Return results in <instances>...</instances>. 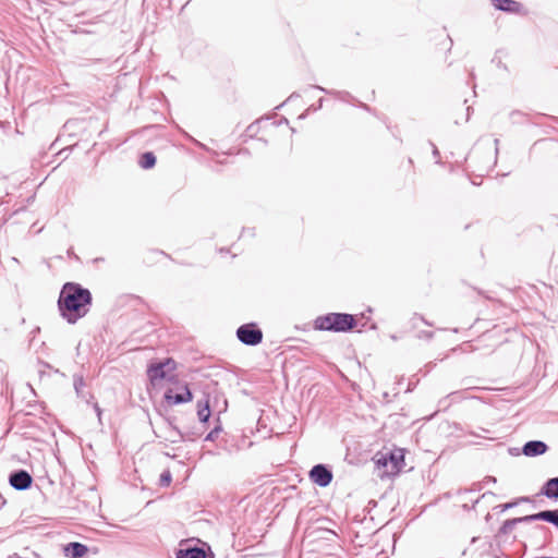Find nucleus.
Listing matches in <instances>:
<instances>
[{
    "label": "nucleus",
    "mask_w": 558,
    "mask_h": 558,
    "mask_svg": "<svg viewBox=\"0 0 558 558\" xmlns=\"http://www.w3.org/2000/svg\"><path fill=\"white\" fill-rule=\"evenodd\" d=\"M64 551L68 557L83 558L87 554L88 548L82 543L72 542L65 546Z\"/></svg>",
    "instance_id": "11"
},
{
    "label": "nucleus",
    "mask_w": 558,
    "mask_h": 558,
    "mask_svg": "<svg viewBox=\"0 0 558 558\" xmlns=\"http://www.w3.org/2000/svg\"><path fill=\"white\" fill-rule=\"evenodd\" d=\"M472 490H469V489H464V494H468V493H471Z\"/></svg>",
    "instance_id": "36"
},
{
    "label": "nucleus",
    "mask_w": 558,
    "mask_h": 558,
    "mask_svg": "<svg viewBox=\"0 0 558 558\" xmlns=\"http://www.w3.org/2000/svg\"><path fill=\"white\" fill-rule=\"evenodd\" d=\"M487 481H488L489 483H493V482L495 483V482H496V478H495V477H493V476H489V477H487Z\"/></svg>",
    "instance_id": "32"
},
{
    "label": "nucleus",
    "mask_w": 558,
    "mask_h": 558,
    "mask_svg": "<svg viewBox=\"0 0 558 558\" xmlns=\"http://www.w3.org/2000/svg\"><path fill=\"white\" fill-rule=\"evenodd\" d=\"M415 318H420L424 324H426V325H429V326H430V324H429L428 322H426V320L424 319V317L415 315V316L413 317V319H415Z\"/></svg>",
    "instance_id": "29"
},
{
    "label": "nucleus",
    "mask_w": 558,
    "mask_h": 558,
    "mask_svg": "<svg viewBox=\"0 0 558 558\" xmlns=\"http://www.w3.org/2000/svg\"><path fill=\"white\" fill-rule=\"evenodd\" d=\"M498 64H499V68H502V69L507 70V66L505 64H502L500 61H499Z\"/></svg>",
    "instance_id": "34"
},
{
    "label": "nucleus",
    "mask_w": 558,
    "mask_h": 558,
    "mask_svg": "<svg viewBox=\"0 0 558 558\" xmlns=\"http://www.w3.org/2000/svg\"><path fill=\"white\" fill-rule=\"evenodd\" d=\"M92 301L88 289L76 282H66L60 291L58 308L62 318L69 324H75L88 313Z\"/></svg>",
    "instance_id": "1"
},
{
    "label": "nucleus",
    "mask_w": 558,
    "mask_h": 558,
    "mask_svg": "<svg viewBox=\"0 0 558 558\" xmlns=\"http://www.w3.org/2000/svg\"><path fill=\"white\" fill-rule=\"evenodd\" d=\"M524 522L545 521L554 525L558 524V510H544L523 517Z\"/></svg>",
    "instance_id": "8"
},
{
    "label": "nucleus",
    "mask_w": 558,
    "mask_h": 558,
    "mask_svg": "<svg viewBox=\"0 0 558 558\" xmlns=\"http://www.w3.org/2000/svg\"><path fill=\"white\" fill-rule=\"evenodd\" d=\"M376 464L378 468H385L386 471L390 469L388 454H380L376 460Z\"/></svg>",
    "instance_id": "22"
},
{
    "label": "nucleus",
    "mask_w": 558,
    "mask_h": 558,
    "mask_svg": "<svg viewBox=\"0 0 558 558\" xmlns=\"http://www.w3.org/2000/svg\"><path fill=\"white\" fill-rule=\"evenodd\" d=\"M310 478L320 487L328 486L332 481V472L325 464H316L310 471Z\"/></svg>",
    "instance_id": "5"
},
{
    "label": "nucleus",
    "mask_w": 558,
    "mask_h": 558,
    "mask_svg": "<svg viewBox=\"0 0 558 558\" xmlns=\"http://www.w3.org/2000/svg\"><path fill=\"white\" fill-rule=\"evenodd\" d=\"M197 407H198L197 415H198L199 422H202V423L208 422V420L210 417V409H209L208 401L206 400L204 405H202L201 401H198Z\"/></svg>",
    "instance_id": "18"
},
{
    "label": "nucleus",
    "mask_w": 558,
    "mask_h": 558,
    "mask_svg": "<svg viewBox=\"0 0 558 558\" xmlns=\"http://www.w3.org/2000/svg\"><path fill=\"white\" fill-rule=\"evenodd\" d=\"M524 114L520 111H512L510 113V118L515 122V121H519V119L523 118Z\"/></svg>",
    "instance_id": "26"
},
{
    "label": "nucleus",
    "mask_w": 558,
    "mask_h": 558,
    "mask_svg": "<svg viewBox=\"0 0 558 558\" xmlns=\"http://www.w3.org/2000/svg\"><path fill=\"white\" fill-rule=\"evenodd\" d=\"M73 386L76 392V396L83 400H85L87 403L89 402V399L93 398V396L89 392L84 391V387L86 386L84 377L78 374H74L73 376Z\"/></svg>",
    "instance_id": "13"
},
{
    "label": "nucleus",
    "mask_w": 558,
    "mask_h": 558,
    "mask_svg": "<svg viewBox=\"0 0 558 558\" xmlns=\"http://www.w3.org/2000/svg\"><path fill=\"white\" fill-rule=\"evenodd\" d=\"M521 522H524L523 517L506 520L500 527V533H510L514 529V526Z\"/></svg>",
    "instance_id": "19"
},
{
    "label": "nucleus",
    "mask_w": 558,
    "mask_h": 558,
    "mask_svg": "<svg viewBox=\"0 0 558 558\" xmlns=\"http://www.w3.org/2000/svg\"><path fill=\"white\" fill-rule=\"evenodd\" d=\"M175 558H206V551L198 546H187L180 548L175 553Z\"/></svg>",
    "instance_id": "10"
},
{
    "label": "nucleus",
    "mask_w": 558,
    "mask_h": 558,
    "mask_svg": "<svg viewBox=\"0 0 558 558\" xmlns=\"http://www.w3.org/2000/svg\"><path fill=\"white\" fill-rule=\"evenodd\" d=\"M468 434L471 436H474V437H481V438H485V439H496L497 438L492 435V432L489 429L484 428V427H480L478 432L470 430V432H468Z\"/></svg>",
    "instance_id": "20"
},
{
    "label": "nucleus",
    "mask_w": 558,
    "mask_h": 558,
    "mask_svg": "<svg viewBox=\"0 0 558 558\" xmlns=\"http://www.w3.org/2000/svg\"><path fill=\"white\" fill-rule=\"evenodd\" d=\"M433 155H434L435 157H439V150L437 149V147H436V146H434Z\"/></svg>",
    "instance_id": "30"
},
{
    "label": "nucleus",
    "mask_w": 558,
    "mask_h": 558,
    "mask_svg": "<svg viewBox=\"0 0 558 558\" xmlns=\"http://www.w3.org/2000/svg\"><path fill=\"white\" fill-rule=\"evenodd\" d=\"M263 337L262 329L255 323L243 324L236 329L238 340L245 345H258L262 343Z\"/></svg>",
    "instance_id": "3"
},
{
    "label": "nucleus",
    "mask_w": 558,
    "mask_h": 558,
    "mask_svg": "<svg viewBox=\"0 0 558 558\" xmlns=\"http://www.w3.org/2000/svg\"><path fill=\"white\" fill-rule=\"evenodd\" d=\"M184 434L186 435V440H194L196 437L199 436V433L197 432H190Z\"/></svg>",
    "instance_id": "27"
},
{
    "label": "nucleus",
    "mask_w": 558,
    "mask_h": 558,
    "mask_svg": "<svg viewBox=\"0 0 558 558\" xmlns=\"http://www.w3.org/2000/svg\"><path fill=\"white\" fill-rule=\"evenodd\" d=\"M220 432L221 428L219 426L215 427L206 435L205 441H214L218 437Z\"/></svg>",
    "instance_id": "23"
},
{
    "label": "nucleus",
    "mask_w": 558,
    "mask_h": 558,
    "mask_svg": "<svg viewBox=\"0 0 558 558\" xmlns=\"http://www.w3.org/2000/svg\"><path fill=\"white\" fill-rule=\"evenodd\" d=\"M5 504V499L0 495V506H3Z\"/></svg>",
    "instance_id": "33"
},
{
    "label": "nucleus",
    "mask_w": 558,
    "mask_h": 558,
    "mask_svg": "<svg viewBox=\"0 0 558 558\" xmlns=\"http://www.w3.org/2000/svg\"><path fill=\"white\" fill-rule=\"evenodd\" d=\"M171 481H172L171 472L169 470L163 471L159 478L160 486L167 487L171 484Z\"/></svg>",
    "instance_id": "21"
},
{
    "label": "nucleus",
    "mask_w": 558,
    "mask_h": 558,
    "mask_svg": "<svg viewBox=\"0 0 558 558\" xmlns=\"http://www.w3.org/2000/svg\"><path fill=\"white\" fill-rule=\"evenodd\" d=\"M541 494L549 499H558V476L548 478L542 486Z\"/></svg>",
    "instance_id": "12"
},
{
    "label": "nucleus",
    "mask_w": 558,
    "mask_h": 558,
    "mask_svg": "<svg viewBox=\"0 0 558 558\" xmlns=\"http://www.w3.org/2000/svg\"><path fill=\"white\" fill-rule=\"evenodd\" d=\"M548 446L542 440H530L522 447V453L526 457H537L544 454Z\"/></svg>",
    "instance_id": "9"
},
{
    "label": "nucleus",
    "mask_w": 558,
    "mask_h": 558,
    "mask_svg": "<svg viewBox=\"0 0 558 558\" xmlns=\"http://www.w3.org/2000/svg\"><path fill=\"white\" fill-rule=\"evenodd\" d=\"M354 315L347 313H328L314 320V329L332 332H348L356 327Z\"/></svg>",
    "instance_id": "2"
},
{
    "label": "nucleus",
    "mask_w": 558,
    "mask_h": 558,
    "mask_svg": "<svg viewBox=\"0 0 558 558\" xmlns=\"http://www.w3.org/2000/svg\"><path fill=\"white\" fill-rule=\"evenodd\" d=\"M497 10L505 12H518L521 3L514 0H492Z\"/></svg>",
    "instance_id": "14"
},
{
    "label": "nucleus",
    "mask_w": 558,
    "mask_h": 558,
    "mask_svg": "<svg viewBox=\"0 0 558 558\" xmlns=\"http://www.w3.org/2000/svg\"><path fill=\"white\" fill-rule=\"evenodd\" d=\"M138 165L143 169H151L156 165V156L153 151H146L141 155Z\"/></svg>",
    "instance_id": "16"
},
{
    "label": "nucleus",
    "mask_w": 558,
    "mask_h": 558,
    "mask_svg": "<svg viewBox=\"0 0 558 558\" xmlns=\"http://www.w3.org/2000/svg\"><path fill=\"white\" fill-rule=\"evenodd\" d=\"M169 430H170V436L168 439L172 444H177V442L186 440V435L182 430H180L177 426H174L171 422H169Z\"/></svg>",
    "instance_id": "17"
},
{
    "label": "nucleus",
    "mask_w": 558,
    "mask_h": 558,
    "mask_svg": "<svg viewBox=\"0 0 558 558\" xmlns=\"http://www.w3.org/2000/svg\"><path fill=\"white\" fill-rule=\"evenodd\" d=\"M527 500H529V498L522 497L518 501L507 502V504L501 505L500 507H501V510L504 511V510L514 507L519 501H527Z\"/></svg>",
    "instance_id": "24"
},
{
    "label": "nucleus",
    "mask_w": 558,
    "mask_h": 558,
    "mask_svg": "<svg viewBox=\"0 0 558 558\" xmlns=\"http://www.w3.org/2000/svg\"><path fill=\"white\" fill-rule=\"evenodd\" d=\"M174 368V361L172 359H166L162 362L149 365L147 369V375L153 384H156L158 380L161 379H168L172 381L174 376H168V371H173Z\"/></svg>",
    "instance_id": "4"
},
{
    "label": "nucleus",
    "mask_w": 558,
    "mask_h": 558,
    "mask_svg": "<svg viewBox=\"0 0 558 558\" xmlns=\"http://www.w3.org/2000/svg\"><path fill=\"white\" fill-rule=\"evenodd\" d=\"M323 100H324L323 98H320V99H319V101H318V108H320V107L323 106Z\"/></svg>",
    "instance_id": "35"
},
{
    "label": "nucleus",
    "mask_w": 558,
    "mask_h": 558,
    "mask_svg": "<svg viewBox=\"0 0 558 558\" xmlns=\"http://www.w3.org/2000/svg\"><path fill=\"white\" fill-rule=\"evenodd\" d=\"M434 336V332L433 331H427V330H423V331H420L417 333V338L418 339H426V340H430Z\"/></svg>",
    "instance_id": "25"
},
{
    "label": "nucleus",
    "mask_w": 558,
    "mask_h": 558,
    "mask_svg": "<svg viewBox=\"0 0 558 558\" xmlns=\"http://www.w3.org/2000/svg\"><path fill=\"white\" fill-rule=\"evenodd\" d=\"M389 459L390 469L386 471L388 474L398 473L401 470L402 463L404 461L402 453L390 452L387 453Z\"/></svg>",
    "instance_id": "15"
},
{
    "label": "nucleus",
    "mask_w": 558,
    "mask_h": 558,
    "mask_svg": "<svg viewBox=\"0 0 558 558\" xmlns=\"http://www.w3.org/2000/svg\"><path fill=\"white\" fill-rule=\"evenodd\" d=\"M315 88L322 90V92H325V93H328V94H332L331 92H328L326 90L325 88H323L322 86H315Z\"/></svg>",
    "instance_id": "31"
},
{
    "label": "nucleus",
    "mask_w": 558,
    "mask_h": 558,
    "mask_svg": "<svg viewBox=\"0 0 558 558\" xmlns=\"http://www.w3.org/2000/svg\"><path fill=\"white\" fill-rule=\"evenodd\" d=\"M93 408H94V410H95V412H96V414H97L98 418L100 420V417H101V409H100L99 404H98L97 402H95V403L93 404Z\"/></svg>",
    "instance_id": "28"
},
{
    "label": "nucleus",
    "mask_w": 558,
    "mask_h": 558,
    "mask_svg": "<svg viewBox=\"0 0 558 558\" xmlns=\"http://www.w3.org/2000/svg\"><path fill=\"white\" fill-rule=\"evenodd\" d=\"M10 485L17 490H25L31 487L33 477L25 470H16L11 472L9 476Z\"/></svg>",
    "instance_id": "7"
},
{
    "label": "nucleus",
    "mask_w": 558,
    "mask_h": 558,
    "mask_svg": "<svg viewBox=\"0 0 558 558\" xmlns=\"http://www.w3.org/2000/svg\"><path fill=\"white\" fill-rule=\"evenodd\" d=\"M163 398L168 404H182L192 401L193 393L187 385H184L178 392L172 388L167 389Z\"/></svg>",
    "instance_id": "6"
}]
</instances>
